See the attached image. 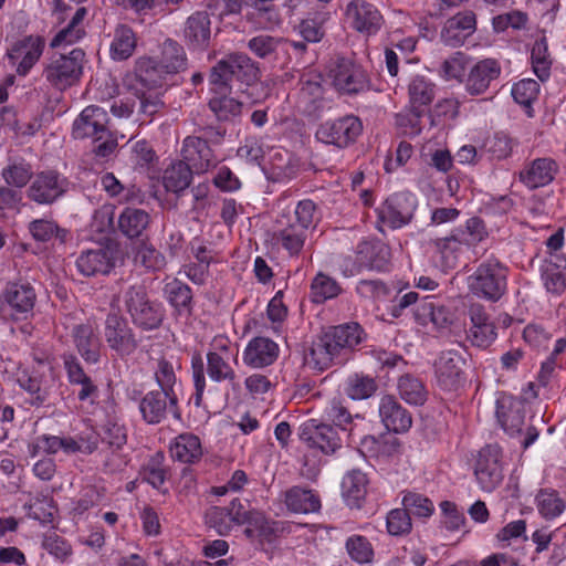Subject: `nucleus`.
<instances>
[{"label":"nucleus","mask_w":566,"mask_h":566,"mask_svg":"<svg viewBox=\"0 0 566 566\" xmlns=\"http://www.w3.org/2000/svg\"><path fill=\"white\" fill-rule=\"evenodd\" d=\"M368 483L367 474L358 469H353L346 473L342 481V490L350 506H360L367 494Z\"/></svg>","instance_id":"nucleus-41"},{"label":"nucleus","mask_w":566,"mask_h":566,"mask_svg":"<svg viewBox=\"0 0 566 566\" xmlns=\"http://www.w3.org/2000/svg\"><path fill=\"white\" fill-rule=\"evenodd\" d=\"M344 15L348 27L366 38L376 35L385 23L380 10L367 0L349 1Z\"/></svg>","instance_id":"nucleus-12"},{"label":"nucleus","mask_w":566,"mask_h":566,"mask_svg":"<svg viewBox=\"0 0 566 566\" xmlns=\"http://www.w3.org/2000/svg\"><path fill=\"white\" fill-rule=\"evenodd\" d=\"M402 506L409 513V516L428 518L434 512L433 502L423 494L407 491L402 495Z\"/></svg>","instance_id":"nucleus-59"},{"label":"nucleus","mask_w":566,"mask_h":566,"mask_svg":"<svg viewBox=\"0 0 566 566\" xmlns=\"http://www.w3.org/2000/svg\"><path fill=\"white\" fill-rule=\"evenodd\" d=\"M292 220L295 226L302 227L303 230L310 232L319 221L316 203L311 199H303L297 202L294 208Z\"/></svg>","instance_id":"nucleus-61"},{"label":"nucleus","mask_w":566,"mask_h":566,"mask_svg":"<svg viewBox=\"0 0 566 566\" xmlns=\"http://www.w3.org/2000/svg\"><path fill=\"white\" fill-rule=\"evenodd\" d=\"M164 296L167 302L179 313L190 312L192 308V291L185 282L172 279L165 283Z\"/></svg>","instance_id":"nucleus-46"},{"label":"nucleus","mask_w":566,"mask_h":566,"mask_svg":"<svg viewBox=\"0 0 566 566\" xmlns=\"http://www.w3.org/2000/svg\"><path fill=\"white\" fill-rule=\"evenodd\" d=\"M496 418L507 434H518L525 422L524 406L517 399L509 397L499 399L496 401Z\"/></svg>","instance_id":"nucleus-31"},{"label":"nucleus","mask_w":566,"mask_h":566,"mask_svg":"<svg viewBox=\"0 0 566 566\" xmlns=\"http://www.w3.org/2000/svg\"><path fill=\"white\" fill-rule=\"evenodd\" d=\"M153 374L156 384L158 385V389L160 391L167 392L171 396H178L177 386L179 385L175 365L171 360L161 356L154 360L153 364Z\"/></svg>","instance_id":"nucleus-48"},{"label":"nucleus","mask_w":566,"mask_h":566,"mask_svg":"<svg viewBox=\"0 0 566 566\" xmlns=\"http://www.w3.org/2000/svg\"><path fill=\"white\" fill-rule=\"evenodd\" d=\"M19 387L29 395L28 402L33 407H43L49 401L51 385L38 370L22 369L17 375Z\"/></svg>","instance_id":"nucleus-29"},{"label":"nucleus","mask_w":566,"mask_h":566,"mask_svg":"<svg viewBox=\"0 0 566 566\" xmlns=\"http://www.w3.org/2000/svg\"><path fill=\"white\" fill-rule=\"evenodd\" d=\"M150 222L148 212L137 208H125L118 217V229L127 238L134 239L143 235Z\"/></svg>","instance_id":"nucleus-40"},{"label":"nucleus","mask_w":566,"mask_h":566,"mask_svg":"<svg viewBox=\"0 0 566 566\" xmlns=\"http://www.w3.org/2000/svg\"><path fill=\"white\" fill-rule=\"evenodd\" d=\"M286 507L294 513H315L321 509V499L313 490L293 486L285 492Z\"/></svg>","instance_id":"nucleus-38"},{"label":"nucleus","mask_w":566,"mask_h":566,"mask_svg":"<svg viewBox=\"0 0 566 566\" xmlns=\"http://www.w3.org/2000/svg\"><path fill=\"white\" fill-rule=\"evenodd\" d=\"M138 409L142 419L147 424L163 422L169 413L180 418L178 396H171L160 390H150L139 399Z\"/></svg>","instance_id":"nucleus-13"},{"label":"nucleus","mask_w":566,"mask_h":566,"mask_svg":"<svg viewBox=\"0 0 566 566\" xmlns=\"http://www.w3.org/2000/svg\"><path fill=\"white\" fill-rule=\"evenodd\" d=\"M373 253V244L360 242L357 244L355 255L343 256L338 263L342 274L346 277L359 274L366 268H380L381 261H367L364 255Z\"/></svg>","instance_id":"nucleus-39"},{"label":"nucleus","mask_w":566,"mask_h":566,"mask_svg":"<svg viewBox=\"0 0 566 566\" xmlns=\"http://www.w3.org/2000/svg\"><path fill=\"white\" fill-rule=\"evenodd\" d=\"M361 132V120L355 115H345L319 124L315 132V139L322 144L344 149L354 144Z\"/></svg>","instance_id":"nucleus-8"},{"label":"nucleus","mask_w":566,"mask_h":566,"mask_svg":"<svg viewBox=\"0 0 566 566\" xmlns=\"http://www.w3.org/2000/svg\"><path fill=\"white\" fill-rule=\"evenodd\" d=\"M70 185L69 179L57 170H41L34 174L25 197L38 206H52L69 192Z\"/></svg>","instance_id":"nucleus-7"},{"label":"nucleus","mask_w":566,"mask_h":566,"mask_svg":"<svg viewBox=\"0 0 566 566\" xmlns=\"http://www.w3.org/2000/svg\"><path fill=\"white\" fill-rule=\"evenodd\" d=\"M170 453L182 463H195L202 455L200 439L192 433H181L170 444Z\"/></svg>","instance_id":"nucleus-42"},{"label":"nucleus","mask_w":566,"mask_h":566,"mask_svg":"<svg viewBox=\"0 0 566 566\" xmlns=\"http://www.w3.org/2000/svg\"><path fill=\"white\" fill-rule=\"evenodd\" d=\"M135 95L139 101L138 119L142 124L150 123L153 116L164 107V102L157 93L138 87L135 88Z\"/></svg>","instance_id":"nucleus-60"},{"label":"nucleus","mask_w":566,"mask_h":566,"mask_svg":"<svg viewBox=\"0 0 566 566\" xmlns=\"http://www.w3.org/2000/svg\"><path fill=\"white\" fill-rule=\"evenodd\" d=\"M250 19L261 29L272 30L282 22L281 1L265 2L263 6H251Z\"/></svg>","instance_id":"nucleus-51"},{"label":"nucleus","mask_w":566,"mask_h":566,"mask_svg":"<svg viewBox=\"0 0 566 566\" xmlns=\"http://www.w3.org/2000/svg\"><path fill=\"white\" fill-rule=\"evenodd\" d=\"M457 234L467 248L475 247L488 237V230L482 219L472 217L467 220L464 228L452 231Z\"/></svg>","instance_id":"nucleus-62"},{"label":"nucleus","mask_w":566,"mask_h":566,"mask_svg":"<svg viewBox=\"0 0 566 566\" xmlns=\"http://www.w3.org/2000/svg\"><path fill=\"white\" fill-rule=\"evenodd\" d=\"M252 516L255 524L262 527L264 518L260 513H252L244 509L240 500L234 499L228 506H212L206 513V523L221 535H228L234 525L251 523Z\"/></svg>","instance_id":"nucleus-9"},{"label":"nucleus","mask_w":566,"mask_h":566,"mask_svg":"<svg viewBox=\"0 0 566 566\" xmlns=\"http://www.w3.org/2000/svg\"><path fill=\"white\" fill-rule=\"evenodd\" d=\"M327 75L335 90L344 95H357L369 91L371 86L368 72L353 56L332 57Z\"/></svg>","instance_id":"nucleus-3"},{"label":"nucleus","mask_w":566,"mask_h":566,"mask_svg":"<svg viewBox=\"0 0 566 566\" xmlns=\"http://www.w3.org/2000/svg\"><path fill=\"white\" fill-rule=\"evenodd\" d=\"M108 122L106 109L97 105H90L74 120L73 137L76 139L92 138L94 142H99L108 136Z\"/></svg>","instance_id":"nucleus-18"},{"label":"nucleus","mask_w":566,"mask_h":566,"mask_svg":"<svg viewBox=\"0 0 566 566\" xmlns=\"http://www.w3.org/2000/svg\"><path fill=\"white\" fill-rule=\"evenodd\" d=\"M76 266L85 276L107 274L114 266L112 252L106 248L84 251L77 258Z\"/></svg>","instance_id":"nucleus-34"},{"label":"nucleus","mask_w":566,"mask_h":566,"mask_svg":"<svg viewBox=\"0 0 566 566\" xmlns=\"http://www.w3.org/2000/svg\"><path fill=\"white\" fill-rule=\"evenodd\" d=\"M328 331L342 354L359 345L364 337V331L357 323L335 326Z\"/></svg>","instance_id":"nucleus-53"},{"label":"nucleus","mask_w":566,"mask_h":566,"mask_svg":"<svg viewBox=\"0 0 566 566\" xmlns=\"http://www.w3.org/2000/svg\"><path fill=\"white\" fill-rule=\"evenodd\" d=\"M166 73L176 74L186 67V53L184 48L175 40L167 39L161 45L159 60H156Z\"/></svg>","instance_id":"nucleus-50"},{"label":"nucleus","mask_w":566,"mask_h":566,"mask_svg":"<svg viewBox=\"0 0 566 566\" xmlns=\"http://www.w3.org/2000/svg\"><path fill=\"white\" fill-rule=\"evenodd\" d=\"M437 249V264L443 272L454 270L461 260L467 245L453 232L446 238H439L434 242Z\"/></svg>","instance_id":"nucleus-35"},{"label":"nucleus","mask_w":566,"mask_h":566,"mask_svg":"<svg viewBox=\"0 0 566 566\" xmlns=\"http://www.w3.org/2000/svg\"><path fill=\"white\" fill-rule=\"evenodd\" d=\"M84 60L85 52L78 48L69 54L55 53L44 63L42 76L54 90L65 91L80 82Z\"/></svg>","instance_id":"nucleus-5"},{"label":"nucleus","mask_w":566,"mask_h":566,"mask_svg":"<svg viewBox=\"0 0 566 566\" xmlns=\"http://www.w3.org/2000/svg\"><path fill=\"white\" fill-rule=\"evenodd\" d=\"M501 457V449L496 444H488L480 450L474 475L482 491L492 492L502 483Z\"/></svg>","instance_id":"nucleus-14"},{"label":"nucleus","mask_w":566,"mask_h":566,"mask_svg":"<svg viewBox=\"0 0 566 566\" xmlns=\"http://www.w3.org/2000/svg\"><path fill=\"white\" fill-rule=\"evenodd\" d=\"M415 317L419 324L431 323L437 329H448L454 322V313L434 296H426L417 305Z\"/></svg>","instance_id":"nucleus-27"},{"label":"nucleus","mask_w":566,"mask_h":566,"mask_svg":"<svg viewBox=\"0 0 566 566\" xmlns=\"http://www.w3.org/2000/svg\"><path fill=\"white\" fill-rule=\"evenodd\" d=\"M104 338L108 347L122 358L130 356L138 346L134 331L126 318L115 313L106 316Z\"/></svg>","instance_id":"nucleus-16"},{"label":"nucleus","mask_w":566,"mask_h":566,"mask_svg":"<svg viewBox=\"0 0 566 566\" xmlns=\"http://www.w3.org/2000/svg\"><path fill=\"white\" fill-rule=\"evenodd\" d=\"M475 30V12L472 10H462L446 21L441 30V40L446 45L457 48L462 45Z\"/></svg>","instance_id":"nucleus-23"},{"label":"nucleus","mask_w":566,"mask_h":566,"mask_svg":"<svg viewBox=\"0 0 566 566\" xmlns=\"http://www.w3.org/2000/svg\"><path fill=\"white\" fill-rule=\"evenodd\" d=\"M74 345L87 364H97L101 358V340L91 324H78L72 329Z\"/></svg>","instance_id":"nucleus-33"},{"label":"nucleus","mask_w":566,"mask_h":566,"mask_svg":"<svg viewBox=\"0 0 566 566\" xmlns=\"http://www.w3.org/2000/svg\"><path fill=\"white\" fill-rule=\"evenodd\" d=\"M279 345L268 337H253L247 344L242 360L250 368L260 369L271 366L279 357Z\"/></svg>","instance_id":"nucleus-28"},{"label":"nucleus","mask_w":566,"mask_h":566,"mask_svg":"<svg viewBox=\"0 0 566 566\" xmlns=\"http://www.w3.org/2000/svg\"><path fill=\"white\" fill-rule=\"evenodd\" d=\"M209 108L220 122H230L241 115L242 103L227 95L214 96L209 101Z\"/></svg>","instance_id":"nucleus-58"},{"label":"nucleus","mask_w":566,"mask_h":566,"mask_svg":"<svg viewBox=\"0 0 566 566\" xmlns=\"http://www.w3.org/2000/svg\"><path fill=\"white\" fill-rule=\"evenodd\" d=\"M418 207L416 195L410 191H399L388 196L376 209V228L397 230L408 226Z\"/></svg>","instance_id":"nucleus-6"},{"label":"nucleus","mask_w":566,"mask_h":566,"mask_svg":"<svg viewBox=\"0 0 566 566\" xmlns=\"http://www.w3.org/2000/svg\"><path fill=\"white\" fill-rule=\"evenodd\" d=\"M296 108L310 119H318L329 108L318 76H302L296 98Z\"/></svg>","instance_id":"nucleus-15"},{"label":"nucleus","mask_w":566,"mask_h":566,"mask_svg":"<svg viewBox=\"0 0 566 566\" xmlns=\"http://www.w3.org/2000/svg\"><path fill=\"white\" fill-rule=\"evenodd\" d=\"M3 300L15 321L27 319L34 308L36 293L29 282L9 283L3 292Z\"/></svg>","instance_id":"nucleus-25"},{"label":"nucleus","mask_w":566,"mask_h":566,"mask_svg":"<svg viewBox=\"0 0 566 566\" xmlns=\"http://www.w3.org/2000/svg\"><path fill=\"white\" fill-rule=\"evenodd\" d=\"M468 315L470 318V328L468 339L473 346L488 348L497 337L495 324L491 314L481 303H472L469 306Z\"/></svg>","instance_id":"nucleus-20"},{"label":"nucleus","mask_w":566,"mask_h":566,"mask_svg":"<svg viewBox=\"0 0 566 566\" xmlns=\"http://www.w3.org/2000/svg\"><path fill=\"white\" fill-rule=\"evenodd\" d=\"M397 387L400 397L410 405H423L427 400V390L423 382L412 375L401 376Z\"/></svg>","instance_id":"nucleus-55"},{"label":"nucleus","mask_w":566,"mask_h":566,"mask_svg":"<svg viewBox=\"0 0 566 566\" xmlns=\"http://www.w3.org/2000/svg\"><path fill=\"white\" fill-rule=\"evenodd\" d=\"M136 35L129 27H117L109 48L111 57L115 61L127 60L133 55L136 49Z\"/></svg>","instance_id":"nucleus-49"},{"label":"nucleus","mask_w":566,"mask_h":566,"mask_svg":"<svg viewBox=\"0 0 566 566\" xmlns=\"http://www.w3.org/2000/svg\"><path fill=\"white\" fill-rule=\"evenodd\" d=\"M557 171L558 165L553 158H536L520 171V181L530 189H536L551 184Z\"/></svg>","instance_id":"nucleus-30"},{"label":"nucleus","mask_w":566,"mask_h":566,"mask_svg":"<svg viewBox=\"0 0 566 566\" xmlns=\"http://www.w3.org/2000/svg\"><path fill=\"white\" fill-rule=\"evenodd\" d=\"M300 440L310 449L318 450L326 455L334 454L343 446L337 429L317 419H308L298 428Z\"/></svg>","instance_id":"nucleus-11"},{"label":"nucleus","mask_w":566,"mask_h":566,"mask_svg":"<svg viewBox=\"0 0 566 566\" xmlns=\"http://www.w3.org/2000/svg\"><path fill=\"white\" fill-rule=\"evenodd\" d=\"M539 85L535 80L524 78L512 87V96L516 103L527 108V115L532 116V103L536 99Z\"/></svg>","instance_id":"nucleus-63"},{"label":"nucleus","mask_w":566,"mask_h":566,"mask_svg":"<svg viewBox=\"0 0 566 566\" xmlns=\"http://www.w3.org/2000/svg\"><path fill=\"white\" fill-rule=\"evenodd\" d=\"M410 107L423 109L429 106L436 96V84L423 75H416L408 84Z\"/></svg>","instance_id":"nucleus-43"},{"label":"nucleus","mask_w":566,"mask_h":566,"mask_svg":"<svg viewBox=\"0 0 566 566\" xmlns=\"http://www.w3.org/2000/svg\"><path fill=\"white\" fill-rule=\"evenodd\" d=\"M260 70L247 54L233 53L220 60L210 71L209 82L213 90L224 93L233 78L248 85L259 78Z\"/></svg>","instance_id":"nucleus-4"},{"label":"nucleus","mask_w":566,"mask_h":566,"mask_svg":"<svg viewBox=\"0 0 566 566\" xmlns=\"http://www.w3.org/2000/svg\"><path fill=\"white\" fill-rule=\"evenodd\" d=\"M345 546L350 558L358 564L370 563L374 558L373 546L365 536L352 535Z\"/></svg>","instance_id":"nucleus-64"},{"label":"nucleus","mask_w":566,"mask_h":566,"mask_svg":"<svg viewBox=\"0 0 566 566\" xmlns=\"http://www.w3.org/2000/svg\"><path fill=\"white\" fill-rule=\"evenodd\" d=\"M542 280L547 292L560 295L566 289V258L552 254L542 266Z\"/></svg>","instance_id":"nucleus-36"},{"label":"nucleus","mask_w":566,"mask_h":566,"mask_svg":"<svg viewBox=\"0 0 566 566\" xmlns=\"http://www.w3.org/2000/svg\"><path fill=\"white\" fill-rule=\"evenodd\" d=\"M339 284L333 277L319 272L311 284V300L313 303H324L340 293Z\"/></svg>","instance_id":"nucleus-57"},{"label":"nucleus","mask_w":566,"mask_h":566,"mask_svg":"<svg viewBox=\"0 0 566 566\" xmlns=\"http://www.w3.org/2000/svg\"><path fill=\"white\" fill-rule=\"evenodd\" d=\"M538 513L545 520L558 517L566 507L564 499L553 489H542L536 495Z\"/></svg>","instance_id":"nucleus-52"},{"label":"nucleus","mask_w":566,"mask_h":566,"mask_svg":"<svg viewBox=\"0 0 566 566\" xmlns=\"http://www.w3.org/2000/svg\"><path fill=\"white\" fill-rule=\"evenodd\" d=\"M378 413L388 431L405 433L412 426L411 413L392 395H384L379 399Z\"/></svg>","instance_id":"nucleus-24"},{"label":"nucleus","mask_w":566,"mask_h":566,"mask_svg":"<svg viewBox=\"0 0 566 566\" xmlns=\"http://www.w3.org/2000/svg\"><path fill=\"white\" fill-rule=\"evenodd\" d=\"M378 389L374 377L364 374L348 376L345 392L353 400H364L371 397Z\"/></svg>","instance_id":"nucleus-54"},{"label":"nucleus","mask_w":566,"mask_h":566,"mask_svg":"<svg viewBox=\"0 0 566 566\" xmlns=\"http://www.w3.org/2000/svg\"><path fill=\"white\" fill-rule=\"evenodd\" d=\"M44 49V38L30 34L15 40L7 50L6 55L15 74L25 77L40 61Z\"/></svg>","instance_id":"nucleus-10"},{"label":"nucleus","mask_w":566,"mask_h":566,"mask_svg":"<svg viewBox=\"0 0 566 566\" xmlns=\"http://www.w3.org/2000/svg\"><path fill=\"white\" fill-rule=\"evenodd\" d=\"M166 75H169V73H166V70L154 59H142L137 63L136 82L142 88L153 91L160 87Z\"/></svg>","instance_id":"nucleus-45"},{"label":"nucleus","mask_w":566,"mask_h":566,"mask_svg":"<svg viewBox=\"0 0 566 566\" xmlns=\"http://www.w3.org/2000/svg\"><path fill=\"white\" fill-rule=\"evenodd\" d=\"M117 302L130 316L133 324L144 331L158 328L165 317L163 305L149 298L147 289L142 283L124 285Z\"/></svg>","instance_id":"nucleus-1"},{"label":"nucleus","mask_w":566,"mask_h":566,"mask_svg":"<svg viewBox=\"0 0 566 566\" xmlns=\"http://www.w3.org/2000/svg\"><path fill=\"white\" fill-rule=\"evenodd\" d=\"M531 63L534 73L541 81H546L551 75L552 57L548 52V43L545 36L539 38L531 50Z\"/></svg>","instance_id":"nucleus-56"},{"label":"nucleus","mask_w":566,"mask_h":566,"mask_svg":"<svg viewBox=\"0 0 566 566\" xmlns=\"http://www.w3.org/2000/svg\"><path fill=\"white\" fill-rule=\"evenodd\" d=\"M211 21L206 11H196L185 22L184 38L187 45L193 50L206 49L211 34Z\"/></svg>","instance_id":"nucleus-32"},{"label":"nucleus","mask_w":566,"mask_h":566,"mask_svg":"<svg viewBox=\"0 0 566 566\" xmlns=\"http://www.w3.org/2000/svg\"><path fill=\"white\" fill-rule=\"evenodd\" d=\"M465 360L462 355L453 349L440 354L434 364L436 381L438 387L444 391H457L465 381Z\"/></svg>","instance_id":"nucleus-17"},{"label":"nucleus","mask_w":566,"mask_h":566,"mask_svg":"<svg viewBox=\"0 0 566 566\" xmlns=\"http://www.w3.org/2000/svg\"><path fill=\"white\" fill-rule=\"evenodd\" d=\"M502 67L496 59L488 57L478 61L464 80V88L472 96L484 94L491 83L501 75Z\"/></svg>","instance_id":"nucleus-21"},{"label":"nucleus","mask_w":566,"mask_h":566,"mask_svg":"<svg viewBox=\"0 0 566 566\" xmlns=\"http://www.w3.org/2000/svg\"><path fill=\"white\" fill-rule=\"evenodd\" d=\"M308 232L295 226L290 211H282L275 219L274 243L290 256H298L303 251Z\"/></svg>","instance_id":"nucleus-19"},{"label":"nucleus","mask_w":566,"mask_h":566,"mask_svg":"<svg viewBox=\"0 0 566 566\" xmlns=\"http://www.w3.org/2000/svg\"><path fill=\"white\" fill-rule=\"evenodd\" d=\"M193 172L185 160L172 163L164 171V187L167 191L179 193L189 187Z\"/></svg>","instance_id":"nucleus-47"},{"label":"nucleus","mask_w":566,"mask_h":566,"mask_svg":"<svg viewBox=\"0 0 566 566\" xmlns=\"http://www.w3.org/2000/svg\"><path fill=\"white\" fill-rule=\"evenodd\" d=\"M0 175L6 187L19 191L28 187L34 176L32 165L24 158H9Z\"/></svg>","instance_id":"nucleus-37"},{"label":"nucleus","mask_w":566,"mask_h":566,"mask_svg":"<svg viewBox=\"0 0 566 566\" xmlns=\"http://www.w3.org/2000/svg\"><path fill=\"white\" fill-rule=\"evenodd\" d=\"M342 355L329 331H327L313 342L308 354L305 356V363L311 368L324 371L336 360L342 363L344 360Z\"/></svg>","instance_id":"nucleus-26"},{"label":"nucleus","mask_w":566,"mask_h":566,"mask_svg":"<svg viewBox=\"0 0 566 566\" xmlns=\"http://www.w3.org/2000/svg\"><path fill=\"white\" fill-rule=\"evenodd\" d=\"M509 269L495 258L482 261L468 276L469 291L476 296L492 303L502 298L507 291Z\"/></svg>","instance_id":"nucleus-2"},{"label":"nucleus","mask_w":566,"mask_h":566,"mask_svg":"<svg viewBox=\"0 0 566 566\" xmlns=\"http://www.w3.org/2000/svg\"><path fill=\"white\" fill-rule=\"evenodd\" d=\"M181 153L184 160L198 175L207 172L218 164L214 151L202 137H186Z\"/></svg>","instance_id":"nucleus-22"},{"label":"nucleus","mask_w":566,"mask_h":566,"mask_svg":"<svg viewBox=\"0 0 566 566\" xmlns=\"http://www.w3.org/2000/svg\"><path fill=\"white\" fill-rule=\"evenodd\" d=\"M207 374L214 382L228 381L233 390L239 388L237 374L221 352L207 353Z\"/></svg>","instance_id":"nucleus-44"}]
</instances>
